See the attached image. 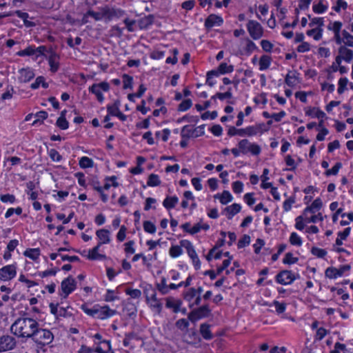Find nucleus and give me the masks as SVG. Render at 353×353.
Segmentation results:
<instances>
[{
    "mask_svg": "<svg viewBox=\"0 0 353 353\" xmlns=\"http://www.w3.org/2000/svg\"><path fill=\"white\" fill-rule=\"evenodd\" d=\"M39 327V323L32 318H19L11 325L12 333L19 338L30 339Z\"/></svg>",
    "mask_w": 353,
    "mask_h": 353,
    "instance_id": "obj_1",
    "label": "nucleus"
},
{
    "mask_svg": "<svg viewBox=\"0 0 353 353\" xmlns=\"http://www.w3.org/2000/svg\"><path fill=\"white\" fill-rule=\"evenodd\" d=\"M32 341L35 343L37 346L43 347L50 344L53 339L54 335L50 330L48 329L41 328L39 326L37 327V330H34V334L30 338Z\"/></svg>",
    "mask_w": 353,
    "mask_h": 353,
    "instance_id": "obj_2",
    "label": "nucleus"
},
{
    "mask_svg": "<svg viewBox=\"0 0 353 353\" xmlns=\"http://www.w3.org/2000/svg\"><path fill=\"white\" fill-rule=\"evenodd\" d=\"M81 309L83 312L93 317H96L99 319H105L109 318L116 314L117 311L111 310L108 305L100 307L99 305H95L93 308H88L85 305H82Z\"/></svg>",
    "mask_w": 353,
    "mask_h": 353,
    "instance_id": "obj_3",
    "label": "nucleus"
},
{
    "mask_svg": "<svg viewBox=\"0 0 353 353\" xmlns=\"http://www.w3.org/2000/svg\"><path fill=\"white\" fill-rule=\"evenodd\" d=\"M123 14V11L121 10L110 9L108 8L101 9V12H95L92 10H89L87 12V16L92 17L95 21H100L104 17H121Z\"/></svg>",
    "mask_w": 353,
    "mask_h": 353,
    "instance_id": "obj_4",
    "label": "nucleus"
},
{
    "mask_svg": "<svg viewBox=\"0 0 353 353\" xmlns=\"http://www.w3.org/2000/svg\"><path fill=\"white\" fill-rule=\"evenodd\" d=\"M238 147L241 152L244 154L250 152L253 155H258L261 151L259 145L256 143H252L246 139L241 140L238 143Z\"/></svg>",
    "mask_w": 353,
    "mask_h": 353,
    "instance_id": "obj_5",
    "label": "nucleus"
},
{
    "mask_svg": "<svg viewBox=\"0 0 353 353\" xmlns=\"http://www.w3.org/2000/svg\"><path fill=\"white\" fill-rule=\"evenodd\" d=\"M180 244L186 249L187 253L192 259L195 269L199 270L201 268V261L192 243L188 240H182L180 241Z\"/></svg>",
    "mask_w": 353,
    "mask_h": 353,
    "instance_id": "obj_6",
    "label": "nucleus"
},
{
    "mask_svg": "<svg viewBox=\"0 0 353 353\" xmlns=\"http://www.w3.org/2000/svg\"><path fill=\"white\" fill-rule=\"evenodd\" d=\"M17 265L14 263L6 265L0 268V280L2 281H10L17 276Z\"/></svg>",
    "mask_w": 353,
    "mask_h": 353,
    "instance_id": "obj_7",
    "label": "nucleus"
},
{
    "mask_svg": "<svg viewBox=\"0 0 353 353\" xmlns=\"http://www.w3.org/2000/svg\"><path fill=\"white\" fill-rule=\"evenodd\" d=\"M109 90L110 85L106 81H103L99 83H94L92 86L89 88V91L97 97V100L100 103H102L104 100L102 91L108 92Z\"/></svg>",
    "mask_w": 353,
    "mask_h": 353,
    "instance_id": "obj_8",
    "label": "nucleus"
},
{
    "mask_svg": "<svg viewBox=\"0 0 353 353\" xmlns=\"http://www.w3.org/2000/svg\"><path fill=\"white\" fill-rule=\"evenodd\" d=\"M247 28L250 37L253 39L257 40L262 37L263 30L259 22L254 20H249L247 24Z\"/></svg>",
    "mask_w": 353,
    "mask_h": 353,
    "instance_id": "obj_9",
    "label": "nucleus"
},
{
    "mask_svg": "<svg viewBox=\"0 0 353 353\" xmlns=\"http://www.w3.org/2000/svg\"><path fill=\"white\" fill-rule=\"evenodd\" d=\"M211 310L208 304L202 305L197 309L192 310L188 315V319L194 322L200 319L208 316L210 314Z\"/></svg>",
    "mask_w": 353,
    "mask_h": 353,
    "instance_id": "obj_10",
    "label": "nucleus"
},
{
    "mask_svg": "<svg viewBox=\"0 0 353 353\" xmlns=\"http://www.w3.org/2000/svg\"><path fill=\"white\" fill-rule=\"evenodd\" d=\"M16 345L17 341L14 336L8 334L0 336V352L12 350Z\"/></svg>",
    "mask_w": 353,
    "mask_h": 353,
    "instance_id": "obj_11",
    "label": "nucleus"
},
{
    "mask_svg": "<svg viewBox=\"0 0 353 353\" xmlns=\"http://www.w3.org/2000/svg\"><path fill=\"white\" fill-rule=\"evenodd\" d=\"M144 294H145L146 300L148 302L152 301L155 302V304L151 303V307L158 310L159 312L161 310L162 304L160 301L157 298V293L155 290L153 289L151 285H149L144 290Z\"/></svg>",
    "mask_w": 353,
    "mask_h": 353,
    "instance_id": "obj_12",
    "label": "nucleus"
},
{
    "mask_svg": "<svg viewBox=\"0 0 353 353\" xmlns=\"http://www.w3.org/2000/svg\"><path fill=\"white\" fill-rule=\"evenodd\" d=\"M353 59V51L345 46H341L339 48V55L336 57L335 63L341 65L342 60L350 63Z\"/></svg>",
    "mask_w": 353,
    "mask_h": 353,
    "instance_id": "obj_13",
    "label": "nucleus"
},
{
    "mask_svg": "<svg viewBox=\"0 0 353 353\" xmlns=\"http://www.w3.org/2000/svg\"><path fill=\"white\" fill-rule=\"evenodd\" d=\"M61 287V291L63 294V296L65 299L76 289L77 282L73 277L69 276L68 278L62 281Z\"/></svg>",
    "mask_w": 353,
    "mask_h": 353,
    "instance_id": "obj_14",
    "label": "nucleus"
},
{
    "mask_svg": "<svg viewBox=\"0 0 353 353\" xmlns=\"http://www.w3.org/2000/svg\"><path fill=\"white\" fill-rule=\"evenodd\" d=\"M350 268V265H341L339 269L330 267L325 270V275L329 279H336L338 276H341L345 272L349 271Z\"/></svg>",
    "mask_w": 353,
    "mask_h": 353,
    "instance_id": "obj_15",
    "label": "nucleus"
},
{
    "mask_svg": "<svg viewBox=\"0 0 353 353\" xmlns=\"http://www.w3.org/2000/svg\"><path fill=\"white\" fill-rule=\"evenodd\" d=\"M292 271L282 270L279 272L276 277V281L281 285H290L294 281V278L292 276Z\"/></svg>",
    "mask_w": 353,
    "mask_h": 353,
    "instance_id": "obj_16",
    "label": "nucleus"
},
{
    "mask_svg": "<svg viewBox=\"0 0 353 353\" xmlns=\"http://www.w3.org/2000/svg\"><path fill=\"white\" fill-rule=\"evenodd\" d=\"M48 63L50 67V71L53 73L57 72L59 68V55L52 48L48 51Z\"/></svg>",
    "mask_w": 353,
    "mask_h": 353,
    "instance_id": "obj_17",
    "label": "nucleus"
},
{
    "mask_svg": "<svg viewBox=\"0 0 353 353\" xmlns=\"http://www.w3.org/2000/svg\"><path fill=\"white\" fill-rule=\"evenodd\" d=\"M263 123L257 124L256 125H250L245 128L239 129V136L244 137H252L257 134L259 132H263L262 127Z\"/></svg>",
    "mask_w": 353,
    "mask_h": 353,
    "instance_id": "obj_18",
    "label": "nucleus"
},
{
    "mask_svg": "<svg viewBox=\"0 0 353 353\" xmlns=\"http://www.w3.org/2000/svg\"><path fill=\"white\" fill-rule=\"evenodd\" d=\"M223 23V20L221 17L212 14L205 19V26L207 29H210L215 26H221Z\"/></svg>",
    "mask_w": 353,
    "mask_h": 353,
    "instance_id": "obj_19",
    "label": "nucleus"
},
{
    "mask_svg": "<svg viewBox=\"0 0 353 353\" xmlns=\"http://www.w3.org/2000/svg\"><path fill=\"white\" fill-rule=\"evenodd\" d=\"M20 76L19 79L21 82L27 83L34 77V73L32 69L30 68H22L19 70Z\"/></svg>",
    "mask_w": 353,
    "mask_h": 353,
    "instance_id": "obj_20",
    "label": "nucleus"
},
{
    "mask_svg": "<svg viewBox=\"0 0 353 353\" xmlns=\"http://www.w3.org/2000/svg\"><path fill=\"white\" fill-rule=\"evenodd\" d=\"M96 234L97 237L99 239L100 242L99 244L101 245L102 244L108 243L110 241V232L105 229H101L97 231Z\"/></svg>",
    "mask_w": 353,
    "mask_h": 353,
    "instance_id": "obj_21",
    "label": "nucleus"
},
{
    "mask_svg": "<svg viewBox=\"0 0 353 353\" xmlns=\"http://www.w3.org/2000/svg\"><path fill=\"white\" fill-rule=\"evenodd\" d=\"M298 75L296 71H290L285 77V83L290 87H294L298 83Z\"/></svg>",
    "mask_w": 353,
    "mask_h": 353,
    "instance_id": "obj_22",
    "label": "nucleus"
},
{
    "mask_svg": "<svg viewBox=\"0 0 353 353\" xmlns=\"http://www.w3.org/2000/svg\"><path fill=\"white\" fill-rule=\"evenodd\" d=\"M181 303V301L175 300L173 297L166 299V307L172 308L175 313L179 312Z\"/></svg>",
    "mask_w": 353,
    "mask_h": 353,
    "instance_id": "obj_23",
    "label": "nucleus"
},
{
    "mask_svg": "<svg viewBox=\"0 0 353 353\" xmlns=\"http://www.w3.org/2000/svg\"><path fill=\"white\" fill-rule=\"evenodd\" d=\"M241 206L238 203H233L225 208V211L228 213V219H231L235 214L241 211Z\"/></svg>",
    "mask_w": 353,
    "mask_h": 353,
    "instance_id": "obj_24",
    "label": "nucleus"
},
{
    "mask_svg": "<svg viewBox=\"0 0 353 353\" xmlns=\"http://www.w3.org/2000/svg\"><path fill=\"white\" fill-rule=\"evenodd\" d=\"M154 22V17L151 14L140 19L138 21V26L141 29H147Z\"/></svg>",
    "mask_w": 353,
    "mask_h": 353,
    "instance_id": "obj_25",
    "label": "nucleus"
},
{
    "mask_svg": "<svg viewBox=\"0 0 353 353\" xmlns=\"http://www.w3.org/2000/svg\"><path fill=\"white\" fill-rule=\"evenodd\" d=\"M101 245L98 243L97 246L93 248L92 250H89V254L87 256V258L90 260H97V259H103L105 258V256L103 254H99V250Z\"/></svg>",
    "mask_w": 353,
    "mask_h": 353,
    "instance_id": "obj_26",
    "label": "nucleus"
},
{
    "mask_svg": "<svg viewBox=\"0 0 353 353\" xmlns=\"http://www.w3.org/2000/svg\"><path fill=\"white\" fill-rule=\"evenodd\" d=\"M234 70V65H228V63L223 62L221 63L219 67L217 68V70H215V72H217L218 76L219 74H225L228 73H231Z\"/></svg>",
    "mask_w": 353,
    "mask_h": 353,
    "instance_id": "obj_27",
    "label": "nucleus"
},
{
    "mask_svg": "<svg viewBox=\"0 0 353 353\" xmlns=\"http://www.w3.org/2000/svg\"><path fill=\"white\" fill-rule=\"evenodd\" d=\"M179 199L176 196H167L163 201V205L168 210L174 208L177 204Z\"/></svg>",
    "mask_w": 353,
    "mask_h": 353,
    "instance_id": "obj_28",
    "label": "nucleus"
},
{
    "mask_svg": "<svg viewBox=\"0 0 353 353\" xmlns=\"http://www.w3.org/2000/svg\"><path fill=\"white\" fill-rule=\"evenodd\" d=\"M272 59L268 55H262L259 60V70H267L271 63Z\"/></svg>",
    "mask_w": 353,
    "mask_h": 353,
    "instance_id": "obj_29",
    "label": "nucleus"
},
{
    "mask_svg": "<svg viewBox=\"0 0 353 353\" xmlns=\"http://www.w3.org/2000/svg\"><path fill=\"white\" fill-rule=\"evenodd\" d=\"M195 129H193L191 125H186L183 126L181 131V136L182 139H189L193 137Z\"/></svg>",
    "mask_w": 353,
    "mask_h": 353,
    "instance_id": "obj_30",
    "label": "nucleus"
},
{
    "mask_svg": "<svg viewBox=\"0 0 353 353\" xmlns=\"http://www.w3.org/2000/svg\"><path fill=\"white\" fill-rule=\"evenodd\" d=\"M200 332L203 339L206 340H210L212 338V334H211L210 326L208 324L203 323L201 325Z\"/></svg>",
    "mask_w": 353,
    "mask_h": 353,
    "instance_id": "obj_31",
    "label": "nucleus"
},
{
    "mask_svg": "<svg viewBox=\"0 0 353 353\" xmlns=\"http://www.w3.org/2000/svg\"><path fill=\"white\" fill-rule=\"evenodd\" d=\"M23 254L32 260H37L40 255V250L39 248H29L24 252Z\"/></svg>",
    "mask_w": 353,
    "mask_h": 353,
    "instance_id": "obj_32",
    "label": "nucleus"
},
{
    "mask_svg": "<svg viewBox=\"0 0 353 353\" xmlns=\"http://www.w3.org/2000/svg\"><path fill=\"white\" fill-rule=\"evenodd\" d=\"M196 289L194 288H190L183 293V297L184 300L189 302L190 303L193 300V299L196 297Z\"/></svg>",
    "mask_w": 353,
    "mask_h": 353,
    "instance_id": "obj_33",
    "label": "nucleus"
},
{
    "mask_svg": "<svg viewBox=\"0 0 353 353\" xmlns=\"http://www.w3.org/2000/svg\"><path fill=\"white\" fill-rule=\"evenodd\" d=\"M322 32L323 29L321 28H312L311 30H307L306 34L308 36H313L314 40L319 41L322 37Z\"/></svg>",
    "mask_w": 353,
    "mask_h": 353,
    "instance_id": "obj_34",
    "label": "nucleus"
},
{
    "mask_svg": "<svg viewBox=\"0 0 353 353\" xmlns=\"http://www.w3.org/2000/svg\"><path fill=\"white\" fill-rule=\"evenodd\" d=\"M342 166L343 165L341 162H337L331 169H327L324 174L326 176H336Z\"/></svg>",
    "mask_w": 353,
    "mask_h": 353,
    "instance_id": "obj_35",
    "label": "nucleus"
},
{
    "mask_svg": "<svg viewBox=\"0 0 353 353\" xmlns=\"http://www.w3.org/2000/svg\"><path fill=\"white\" fill-rule=\"evenodd\" d=\"M342 35L344 37L343 46L353 48V35L350 34L346 30L342 31Z\"/></svg>",
    "mask_w": 353,
    "mask_h": 353,
    "instance_id": "obj_36",
    "label": "nucleus"
},
{
    "mask_svg": "<svg viewBox=\"0 0 353 353\" xmlns=\"http://www.w3.org/2000/svg\"><path fill=\"white\" fill-rule=\"evenodd\" d=\"M161 184V181L157 174H150L148 176L147 185L150 187L157 186Z\"/></svg>",
    "mask_w": 353,
    "mask_h": 353,
    "instance_id": "obj_37",
    "label": "nucleus"
},
{
    "mask_svg": "<svg viewBox=\"0 0 353 353\" xmlns=\"http://www.w3.org/2000/svg\"><path fill=\"white\" fill-rule=\"evenodd\" d=\"M157 288L162 294H167L168 293V285H167L165 278H161V282L157 283Z\"/></svg>",
    "mask_w": 353,
    "mask_h": 353,
    "instance_id": "obj_38",
    "label": "nucleus"
},
{
    "mask_svg": "<svg viewBox=\"0 0 353 353\" xmlns=\"http://www.w3.org/2000/svg\"><path fill=\"white\" fill-rule=\"evenodd\" d=\"M232 199L233 197L232 194L228 190H224L219 196L220 202L223 205H226L229 202L232 201Z\"/></svg>",
    "mask_w": 353,
    "mask_h": 353,
    "instance_id": "obj_39",
    "label": "nucleus"
},
{
    "mask_svg": "<svg viewBox=\"0 0 353 353\" xmlns=\"http://www.w3.org/2000/svg\"><path fill=\"white\" fill-rule=\"evenodd\" d=\"M181 247V245H172L169 250L170 255L172 258H176L179 256L183 253Z\"/></svg>",
    "mask_w": 353,
    "mask_h": 353,
    "instance_id": "obj_40",
    "label": "nucleus"
},
{
    "mask_svg": "<svg viewBox=\"0 0 353 353\" xmlns=\"http://www.w3.org/2000/svg\"><path fill=\"white\" fill-rule=\"evenodd\" d=\"M342 23L341 21L330 22L327 26L329 30L333 31L334 34L339 33L342 28Z\"/></svg>",
    "mask_w": 353,
    "mask_h": 353,
    "instance_id": "obj_41",
    "label": "nucleus"
},
{
    "mask_svg": "<svg viewBox=\"0 0 353 353\" xmlns=\"http://www.w3.org/2000/svg\"><path fill=\"white\" fill-rule=\"evenodd\" d=\"M219 77L217 74V72H215V70H210L207 73V78H206V84H208L209 86L212 87L214 85L216 82L213 80L214 77Z\"/></svg>",
    "mask_w": 353,
    "mask_h": 353,
    "instance_id": "obj_42",
    "label": "nucleus"
},
{
    "mask_svg": "<svg viewBox=\"0 0 353 353\" xmlns=\"http://www.w3.org/2000/svg\"><path fill=\"white\" fill-rule=\"evenodd\" d=\"M270 305H274L278 314L283 313L286 310V303L274 301Z\"/></svg>",
    "mask_w": 353,
    "mask_h": 353,
    "instance_id": "obj_43",
    "label": "nucleus"
},
{
    "mask_svg": "<svg viewBox=\"0 0 353 353\" xmlns=\"http://www.w3.org/2000/svg\"><path fill=\"white\" fill-rule=\"evenodd\" d=\"M79 165L82 168H92L93 166V161L87 157H83L79 161Z\"/></svg>",
    "mask_w": 353,
    "mask_h": 353,
    "instance_id": "obj_44",
    "label": "nucleus"
},
{
    "mask_svg": "<svg viewBox=\"0 0 353 353\" xmlns=\"http://www.w3.org/2000/svg\"><path fill=\"white\" fill-rule=\"evenodd\" d=\"M348 83V79L346 77L341 78L339 80V88L337 89V92L339 94H343L345 90L347 89V85Z\"/></svg>",
    "mask_w": 353,
    "mask_h": 353,
    "instance_id": "obj_45",
    "label": "nucleus"
},
{
    "mask_svg": "<svg viewBox=\"0 0 353 353\" xmlns=\"http://www.w3.org/2000/svg\"><path fill=\"white\" fill-rule=\"evenodd\" d=\"M56 125L61 130H66L69 127V123L65 117H59L57 120Z\"/></svg>",
    "mask_w": 353,
    "mask_h": 353,
    "instance_id": "obj_46",
    "label": "nucleus"
},
{
    "mask_svg": "<svg viewBox=\"0 0 353 353\" xmlns=\"http://www.w3.org/2000/svg\"><path fill=\"white\" fill-rule=\"evenodd\" d=\"M192 105V102L191 99H185L179 105L177 110L179 111L184 112L190 108Z\"/></svg>",
    "mask_w": 353,
    "mask_h": 353,
    "instance_id": "obj_47",
    "label": "nucleus"
},
{
    "mask_svg": "<svg viewBox=\"0 0 353 353\" xmlns=\"http://www.w3.org/2000/svg\"><path fill=\"white\" fill-rule=\"evenodd\" d=\"M143 229L146 232L154 234L156 232L155 225L150 221H145L143 224Z\"/></svg>",
    "mask_w": 353,
    "mask_h": 353,
    "instance_id": "obj_48",
    "label": "nucleus"
},
{
    "mask_svg": "<svg viewBox=\"0 0 353 353\" xmlns=\"http://www.w3.org/2000/svg\"><path fill=\"white\" fill-rule=\"evenodd\" d=\"M299 259L297 257H294L292 253L288 252L285 254V257L283 259V263L284 264H294L298 261Z\"/></svg>",
    "mask_w": 353,
    "mask_h": 353,
    "instance_id": "obj_49",
    "label": "nucleus"
},
{
    "mask_svg": "<svg viewBox=\"0 0 353 353\" xmlns=\"http://www.w3.org/2000/svg\"><path fill=\"white\" fill-rule=\"evenodd\" d=\"M313 11L315 13H323L327 9V6L323 4V0H320L317 4L313 5Z\"/></svg>",
    "mask_w": 353,
    "mask_h": 353,
    "instance_id": "obj_50",
    "label": "nucleus"
},
{
    "mask_svg": "<svg viewBox=\"0 0 353 353\" xmlns=\"http://www.w3.org/2000/svg\"><path fill=\"white\" fill-rule=\"evenodd\" d=\"M290 242L294 245L301 246L302 245L301 238L296 232H292L290 234Z\"/></svg>",
    "mask_w": 353,
    "mask_h": 353,
    "instance_id": "obj_51",
    "label": "nucleus"
},
{
    "mask_svg": "<svg viewBox=\"0 0 353 353\" xmlns=\"http://www.w3.org/2000/svg\"><path fill=\"white\" fill-rule=\"evenodd\" d=\"M48 115V112L43 110L37 112L34 115L37 119L34 121L32 125H34L39 122L42 123L44 119H47Z\"/></svg>",
    "mask_w": 353,
    "mask_h": 353,
    "instance_id": "obj_52",
    "label": "nucleus"
},
{
    "mask_svg": "<svg viewBox=\"0 0 353 353\" xmlns=\"http://www.w3.org/2000/svg\"><path fill=\"white\" fill-rule=\"evenodd\" d=\"M250 243V236L248 234H244L238 242V248H243L248 246Z\"/></svg>",
    "mask_w": 353,
    "mask_h": 353,
    "instance_id": "obj_53",
    "label": "nucleus"
},
{
    "mask_svg": "<svg viewBox=\"0 0 353 353\" xmlns=\"http://www.w3.org/2000/svg\"><path fill=\"white\" fill-rule=\"evenodd\" d=\"M132 81H133L132 77H131L127 74H124L123 75V89L132 88Z\"/></svg>",
    "mask_w": 353,
    "mask_h": 353,
    "instance_id": "obj_54",
    "label": "nucleus"
},
{
    "mask_svg": "<svg viewBox=\"0 0 353 353\" xmlns=\"http://www.w3.org/2000/svg\"><path fill=\"white\" fill-rule=\"evenodd\" d=\"M125 293L132 299H139L141 296V292L138 289L127 288Z\"/></svg>",
    "mask_w": 353,
    "mask_h": 353,
    "instance_id": "obj_55",
    "label": "nucleus"
},
{
    "mask_svg": "<svg viewBox=\"0 0 353 353\" xmlns=\"http://www.w3.org/2000/svg\"><path fill=\"white\" fill-rule=\"evenodd\" d=\"M311 252L313 255L319 258H323L327 254L326 250L316 247H313L311 250Z\"/></svg>",
    "mask_w": 353,
    "mask_h": 353,
    "instance_id": "obj_56",
    "label": "nucleus"
},
{
    "mask_svg": "<svg viewBox=\"0 0 353 353\" xmlns=\"http://www.w3.org/2000/svg\"><path fill=\"white\" fill-rule=\"evenodd\" d=\"M295 203V198L294 196H291L289 199H286L283 202V208L285 212H288L291 210L292 204Z\"/></svg>",
    "mask_w": 353,
    "mask_h": 353,
    "instance_id": "obj_57",
    "label": "nucleus"
},
{
    "mask_svg": "<svg viewBox=\"0 0 353 353\" xmlns=\"http://www.w3.org/2000/svg\"><path fill=\"white\" fill-rule=\"evenodd\" d=\"M217 98L220 100L223 101L225 99H231L232 97V89L229 88L225 92H217L216 93Z\"/></svg>",
    "mask_w": 353,
    "mask_h": 353,
    "instance_id": "obj_58",
    "label": "nucleus"
},
{
    "mask_svg": "<svg viewBox=\"0 0 353 353\" xmlns=\"http://www.w3.org/2000/svg\"><path fill=\"white\" fill-rule=\"evenodd\" d=\"M49 155L50 159L54 161L59 162L62 159V157L55 149H51L49 151Z\"/></svg>",
    "mask_w": 353,
    "mask_h": 353,
    "instance_id": "obj_59",
    "label": "nucleus"
},
{
    "mask_svg": "<svg viewBox=\"0 0 353 353\" xmlns=\"http://www.w3.org/2000/svg\"><path fill=\"white\" fill-rule=\"evenodd\" d=\"M14 213L17 214V215H20L22 213V208L21 207H18L17 208H9L7 212H6L5 217L9 218Z\"/></svg>",
    "mask_w": 353,
    "mask_h": 353,
    "instance_id": "obj_60",
    "label": "nucleus"
},
{
    "mask_svg": "<svg viewBox=\"0 0 353 353\" xmlns=\"http://www.w3.org/2000/svg\"><path fill=\"white\" fill-rule=\"evenodd\" d=\"M189 322L185 319H181L176 322V326L181 330H183L188 328Z\"/></svg>",
    "mask_w": 353,
    "mask_h": 353,
    "instance_id": "obj_61",
    "label": "nucleus"
},
{
    "mask_svg": "<svg viewBox=\"0 0 353 353\" xmlns=\"http://www.w3.org/2000/svg\"><path fill=\"white\" fill-rule=\"evenodd\" d=\"M217 115H218V114H217L216 111H212L211 112L209 111H207L201 114V118L203 120H206L208 119H210L213 120L217 117Z\"/></svg>",
    "mask_w": 353,
    "mask_h": 353,
    "instance_id": "obj_62",
    "label": "nucleus"
},
{
    "mask_svg": "<svg viewBox=\"0 0 353 353\" xmlns=\"http://www.w3.org/2000/svg\"><path fill=\"white\" fill-rule=\"evenodd\" d=\"M123 22L125 25L126 28L128 29V30L129 32L134 31L135 29L134 28V26L136 24L135 20H132L128 18H126L124 19Z\"/></svg>",
    "mask_w": 353,
    "mask_h": 353,
    "instance_id": "obj_63",
    "label": "nucleus"
},
{
    "mask_svg": "<svg viewBox=\"0 0 353 353\" xmlns=\"http://www.w3.org/2000/svg\"><path fill=\"white\" fill-rule=\"evenodd\" d=\"M346 345L345 344L336 342L334 344V349L330 351V353H341V351H345Z\"/></svg>",
    "mask_w": 353,
    "mask_h": 353,
    "instance_id": "obj_64",
    "label": "nucleus"
}]
</instances>
